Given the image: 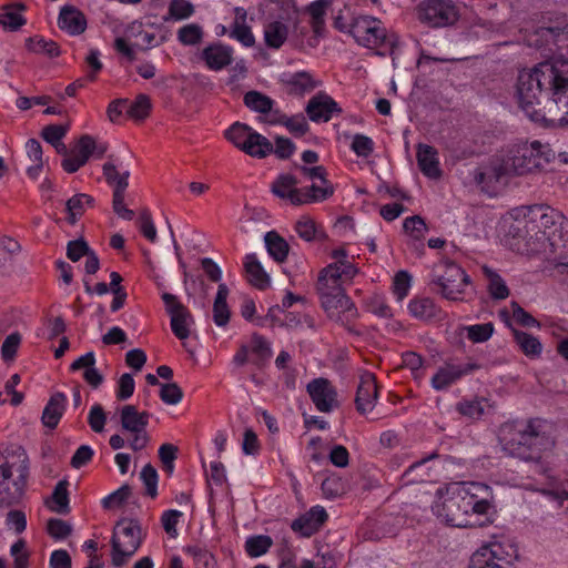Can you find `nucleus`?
<instances>
[{
  "mask_svg": "<svg viewBox=\"0 0 568 568\" xmlns=\"http://www.w3.org/2000/svg\"><path fill=\"white\" fill-rule=\"evenodd\" d=\"M162 300L171 318L173 334L181 341L186 339L190 336V325L193 323L191 312L171 293H163Z\"/></svg>",
  "mask_w": 568,
  "mask_h": 568,
  "instance_id": "obj_17",
  "label": "nucleus"
},
{
  "mask_svg": "<svg viewBox=\"0 0 568 568\" xmlns=\"http://www.w3.org/2000/svg\"><path fill=\"white\" fill-rule=\"evenodd\" d=\"M58 27L71 36H79L87 29V18L74 6H64L58 17Z\"/></svg>",
  "mask_w": 568,
  "mask_h": 568,
  "instance_id": "obj_23",
  "label": "nucleus"
},
{
  "mask_svg": "<svg viewBox=\"0 0 568 568\" xmlns=\"http://www.w3.org/2000/svg\"><path fill=\"white\" fill-rule=\"evenodd\" d=\"M417 163L424 175L438 179L442 175L437 151L434 146L419 144L417 148Z\"/></svg>",
  "mask_w": 568,
  "mask_h": 568,
  "instance_id": "obj_28",
  "label": "nucleus"
},
{
  "mask_svg": "<svg viewBox=\"0 0 568 568\" xmlns=\"http://www.w3.org/2000/svg\"><path fill=\"white\" fill-rule=\"evenodd\" d=\"M67 396L63 393L53 394L48 400L41 416V422L44 427L54 429L64 410H65Z\"/></svg>",
  "mask_w": 568,
  "mask_h": 568,
  "instance_id": "obj_29",
  "label": "nucleus"
},
{
  "mask_svg": "<svg viewBox=\"0 0 568 568\" xmlns=\"http://www.w3.org/2000/svg\"><path fill=\"white\" fill-rule=\"evenodd\" d=\"M378 392L375 376L372 373H364L357 387L355 404L359 414H366L375 407Z\"/></svg>",
  "mask_w": 568,
  "mask_h": 568,
  "instance_id": "obj_20",
  "label": "nucleus"
},
{
  "mask_svg": "<svg viewBox=\"0 0 568 568\" xmlns=\"http://www.w3.org/2000/svg\"><path fill=\"white\" fill-rule=\"evenodd\" d=\"M273 545V540L270 536L257 535L247 538L245 541V550L251 557H260L267 552Z\"/></svg>",
  "mask_w": 568,
  "mask_h": 568,
  "instance_id": "obj_46",
  "label": "nucleus"
},
{
  "mask_svg": "<svg viewBox=\"0 0 568 568\" xmlns=\"http://www.w3.org/2000/svg\"><path fill=\"white\" fill-rule=\"evenodd\" d=\"M203 30L199 24L190 23L178 31V39L184 45H195L202 41Z\"/></svg>",
  "mask_w": 568,
  "mask_h": 568,
  "instance_id": "obj_49",
  "label": "nucleus"
},
{
  "mask_svg": "<svg viewBox=\"0 0 568 568\" xmlns=\"http://www.w3.org/2000/svg\"><path fill=\"white\" fill-rule=\"evenodd\" d=\"M243 102L248 109L261 114L271 112L274 104V101L270 97L255 90L246 92Z\"/></svg>",
  "mask_w": 568,
  "mask_h": 568,
  "instance_id": "obj_42",
  "label": "nucleus"
},
{
  "mask_svg": "<svg viewBox=\"0 0 568 568\" xmlns=\"http://www.w3.org/2000/svg\"><path fill=\"white\" fill-rule=\"evenodd\" d=\"M510 307L513 311V317L519 325L524 327L540 326L539 322L526 312L517 302L513 301L510 303Z\"/></svg>",
  "mask_w": 568,
  "mask_h": 568,
  "instance_id": "obj_62",
  "label": "nucleus"
},
{
  "mask_svg": "<svg viewBox=\"0 0 568 568\" xmlns=\"http://www.w3.org/2000/svg\"><path fill=\"white\" fill-rule=\"evenodd\" d=\"M352 150L358 156L367 158L373 153L374 142L371 138H368L366 135L356 134L353 138Z\"/></svg>",
  "mask_w": 568,
  "mask_h": 568,
  "instance_id": "obj_63",
  "label": "nucleus"
},
{
  "mask_svg": "<svg viewBox=\"0 0 568 568\" xmlns=\"http://www.w3.org/2000/svg\"><path fill=\"white\" fill-rule=\"evenodd\" d=\"M560 71L555 63L545 61L519 72L516 85L518 103L531 121L544 123L546 102L541 103V98L548 95L552 99Z\"/></svg>",
  "mask_w": 568,
  "mask_h": 568,
  "instance_id": "obj_4",
  "label": "nucleus"
},
{
  "mask_svg": "<svg viewBox=\"0 0 568 568\" xmlns=\"http://www.w3.org/2000/svg\"><path fill=\"white\" fill-rule=\"evenodd\" d=\"M288 28L281 21H273L265 26L264 40L268 48L278 49L286 41Z\"/></svg>",
  "mask_w": 568,
  "mask_h": 568,
  "instance_id": "obj_37",
  "label": "nucleus"
},
{
  "mask_svg": "<svg viewBox=\"0 0 568 568\" xmlns=\"http://www.w3.org/2000/svg\"><path fill=\"white\" fill-rule=\"evenodd\" d=\"M306 392L321 413H331L339 407L338 394L332 382L324 377L312 379L306 385Z\"/></svg>",
  "mask_w": 568,
  "mask_h": 568,
  "instance_id": "obj_16",
  "label": "nucleus"
},
{
  "mask_svg": "<svg viewBox=\"0 0 568 568\" xmlns=\"http://www.w3.org/2000/svg\"><path fill=\"white\" fill-rule=\"evenodd\" d=\"M523 224L525 230L524 237L527 239V244L534 240L530 252H539L545 248L546 243L551 247L566 245L568 240V222L564 214L556 209L544 205L535 204L523 209Z\"/></svg>",
  "mask_w": 568,
  "mask_h": 568,
  "instance_id": "obj_5",
  "label": "nucleus"
},
{
  "mask_svg": "<svg viewBox=\"0 0 568 568\" xmlns=\"http://www.w3.org/2000/svg\"><path fill=\"white\" fill-rule=\"evenodd\" d=\"M430 283L449 301H463L466 287L471 283L466 272L450 260H442L433 266Z\"/></svg>",
  "mask_w": 568,
  "mask_h": 568,
  "instance_id": "obj_9",
  "label": "nucleus"
},
{
  "mask_svg": "<svg viewBox=\"0 0 568 568\" xmlns=\"http://www.w3.org/2000/svg\"><path fill=\"white\" fill-rule=\"evenodd\" d=\"M357 273L355 265H344L339 270L335 264H328L320 271L316 283V291L327 316L351 333L355 332L353 323L358 317V311L345 294L343 284L352 282Z\"/></svg>",
  "mask_w": 568,
  "mask_h": 568,
  "instance_id": "obj_3",
  "label": "nucleus"
},
{
  "mask_svg": "<svg viewBox=\"0 0 568 568\" xmlns=\"http://www.w3.org/2000/svg\"><path fill=\"white\" fill-rule=\"evenodd\" d=\"M404 231L414 240H422L427 232L425 220L419 215H414L404 220Z\"/></svg>",
  "mask_w": 568,
  "mask_h": 568,
  "instance_id": "obj_50",
  "label": "nucleus"
},
{
  "mask_svg": "<svg viewBox=\"0 0 568 568\" xmlns=\"http://www.w3.org/2000/svg\"><path fill=\"white\" fill-rule=\"evenodd\" d=\"M225 138L236 148L254 158H265L273 151V144L267 138L240 122H235L225 131Z\"/></svg>",
  "mask_w": 568,
  "mask_h": 568,
  "instance_id": "obj_12",
  "label": "nucleus"
},
{
  "mask_svg": "<svg viewBox=\"0 0 568 568\" xmlns=\"http://www.w3.org/2000/svg\"><path fill=\"white\" fill-rule=\"evenodd\" d=\"M489 486L479 483L454 484L440 494L432 506L433 513L453 527H473L471 516L486 515L491 507Z\"/></svg>",
  "mask_w": 568,
  "mask_h": 568,
  "instance_id": "obj_1",
  "label": "nucleus"
},
{
  "mask_svg": "<svg viewBox=\"0 0 568 568\" xmlns=\"http://www.w3.org/2000/svg\"><path fill=\"white\" fill-rule=\"evenodd\" d=\"M457 410L463 416L477 419L484 414L483 402L479 399L463 400L457 404Z\"/></svg>",
  "mask_w": 568,
  "mask_h": 568,
  "instance_id": "obj_60",
  "label": "nucleus"
},
{
  "mask_svg": "<svg viewBox=\"0 0 568 568\" xmlns=\"http://www.w3.org/2000/svg\"><path fill=\"white\" fill-rule=\"evenodd\" d=\"M229 293L226 284L220 283L213 304V320L217 326H226L230 321L231 312L226 303Z\"/></svg>",
  "mask_w": 568,
  "mask_h": 568,
  "instance_id": "obj_33",
  "label": "nucleus"
},
{
  "mask_svg": "<svg viewBox=\"0 0 568 568\" xmlns=\"http://www.w3.org/2000/svg\"><path fill=\"white\" fill-rule=\"evenodd\" d=\"M410 280L412 277L407 271H399L395 274L393 292L399 301L407 296L410 288Z\"/></svg>",
  "mask_w": 568,
  "mask_h": 568,
  "instance_id": "obj_57",
  "label": "nucleus"
},
{
  "mask_svg": "<svg viewBox=\"0 0 568 568\" xmlns=\"http://www.w3.org/2000/svg\"><path fill=\"white\" fill-rule=\"evenodd\" d=\"M500 444L508 455L540 464L542 455L554 448L555 438L547 420L529 418L503 425Z\"/></svg>",
  "mask_w": 568,
  "mask_h": 568,
  "instance_id": "obj_2",
  "label": "nucleus"
},
{
  "mask_svg": "<svg viewBox=\"0 0 568 568\" xmlns=\"http://www.w3.org/2000/svg\"><path fill=\"white\" fill-rule=\"evenodd\" d=\"M244 270L246 278L251 285L258 290H265L270 286L271 280L268 274L254 254H247L244 260Z\"/></svg>",
  "mask_w": 568,
  "mask_h": 568,
  "instance_id": "obj_31",
  "label": "nucleus"
},
{
  "mask_svg": "<svg viewBox=\"0 0 568 568\" xmlns=\"http://www.w3.org/2000/svg\"><path fill=\"white\" fill-rule=\"evenodd\" d=\"M515 551L511 545L506 549L500 541H490L471 555L468 568H505L511 562Z\"/></svg>",
  "mask_w": 568,
  "mask_h": 568,
  "instance_id": "obj_14",
  "label": "nucleus"
},
{
  "mask_svg": "<svg viewBox=\"0 0 568 568\" xmlns=\"http://www.w3.org/2000/svg\"><path fill=\"white\" fill-rule=\"evenodd\" d=\"M30 476V459L22 447L0 456V505L14 506L24 497Z\"/></svg>",
  "mask_w": 568,
  "mask_h": 568,
  "instance_id": "obj_6",
  "label": "nucleus"
},
{
  "mask_svg": "<svg viewBox=\"0 0 568 568\" xmlns=\"http://www.w3.org/2000/svg\"><path fill=\"white\" fill-rule=\"evenodd\" d=\"M483 273L488 280L487 290L494 300H505L509 296V288L507 287L505 281L500 277L498 273L489 268L488 266H483Z\"/></svg>",
  "mask_w": 568,
  "mask_h": 568,
  "instance_id": "obj_41",
  "label": "nucleus"
},
{
  "mask_svg": "<svg viewBox=\"0 0 568 568\" xmlns=\"http://www.w3.org/2000/svg\"><path fill=\"white\" fill-rule=\"evenodd\" d=\"M541 39L542 43L539 44L538 40L535 45H550L554 44L559 58L568 62V30L552 27H540L536 33Z\"/></svg>",
  "mask_w": 568,
  "mask_h": 568,
  "instance_id": "obj_22",
  "label": "nucleus"
},
{
  "mask_svg": "<svg viewBox=\"0 0 568 568\" xmlns=\"http://www.w3.org/2000/svg\"><path fill=\"white\" fill-rule=\"evenodd\" d=\"M151 110V99L144 93L138 94L132 102L128 100L126 115L136 122L144 121L149 118Z\"/></svg>",
  "mask_w": 568,
  "mask_h": 568,
  "instance_id": "obj_38",
  "label": "nucleus"
},
{
  "mask_svg": "<svg viewBox=\"0 0 568 568\" xmlns=\"http://www.w3.org/2000/svg\"><path fill=\"white\" fill-rule=\"evenodd\" d=\"M140 476L145 486V494L151 498L156 497L159 479L156 469L151 464H146L142 468Z\"/></svg>",
  "mask_w": 568,
  "mask_h": 568,
  "instance_id": "obj_52",
  "label": "nucleus"
},
{
  "mask_svg": "<svg viewBox=\"0 0 568 568\" xmlns=\"http://www.w3.org/2000/svg\"><path fill=\"white\" fill-rule=\"evenodd\" d=\"M552 99L546 101V118L544 123L549 125H568V77L560 71L554 87Z\"/></svg>",
  "mask_w": 568,
  "mask_h": 568,
  "instance_id": "obj_15",
  "label": "nucleus"
},
{
  "mask_svg": "<svg viewBox=\"0 0 568 568\" xmlns=\"http://www.w3.org/2000/svg\"><path fill=\"white\" fill-rule=\"evenodd\" d=\"M298 181L292 174H281L272 184V192L280 199L288 200L294 205L322 202L332 196L329 187L317 189L315 184L306 189H297Z\"/></svg>",
  "mask_w": 568,
  "mask_h": 568,
  "instance_id": "obj_11",
  "label": "nucleus"
},
{
  "mask_svg": "<svg viewBox=\"0 0 568 568\" xmlns=\"http://www.w3.org/2000/svg\"><path fill=\"white\" fill-rule=\"evenodd\" d=\"M202 59L209 69L219 71L232 63V49L223 44H211L202 51Z\"/></svg>",
  "mask_w": 568,
  "mask_h": 568,
  "instance_id": "obj_30",
  "label": "nucleus"
},
{
  "mask_svg": "<svg viewBox=\"0 0 568 568\" xmlns=\"http://www.w3.org/2000/svg\"><path fill=\"white\" fill-rule=\"evenodd\" d=\"M298 170L301 171V173L311 179V180H320V184L317 183H314L316 185L317 189H321L323 190V187L325 189L326 186L329 187L332 190V194L334 193V187L332 185V183L326 179V170L324 166L322 165H317V166H313V168H308V166H298Z\"/></svg>",
  "mask_w": 568,
  "mask_h": 568,
  "instance_id": "obj_51",
  "label": "nucleus"
},
{
  "mask_svg": "<svg viewBox=\"0 0 568 568\" xmlns=\"http://www.w3.org/2000/svg\"><path fill=\"white\" fill-rule=\"evenodd\" d=\"M467 337L473 343H484L488 341L494 333L493 323L470 325L466 328Z\"/></svg>",
  "mask_w": 568,
  "mask_h": 568,
  "instance_id": "obj_53",
  "label": "nucleus"
},
{
  "mask_svg": "<svg viewBox=\"0 0 568 568\" xmlns=\"http://www.w3.org/2000/svg\"><path fill=\"white\" fill-rule=\"evenodd\" d=\"M332 0H316L307 7V12L311 16V26L315 34L321 36L324 30V17L326 9L331 6Z\"/></svg>",
  "mask_w": 568,
  "mask_h": 568,
  "instance_id": "obj_43",
  "label": "nucleus"
},
{
  "mask_svg": "<svg viewBox=\"0 0 568 568\" xmlns=\"http://www.w3.org/2000/svg\"><path fill=\"white\" fill-rule=\"evenodd\" d=\"M308 118L314 122H327L334 113L339 114L342 109L329 95L317 93L307 103L305 109Z\"/></svg>",
  "mask_w": 568,
  "mask_h": 568,
  "instance_id": "obj_19",
  "label": "nucleus"
},
{
  "mask_svg": "<svg viewBox=\"0 0 568 568\" xmlns=\"http://www.w3.org/2000/svg\"><path fill=\"white\" fill-rule=\"evenodd\" d=\"M94 205V199L85 193L74 194L65 202L67 221L74 225L78 220L85 213L87 207Z\"/></svg>",
  "mask_w": 568,
  "mask_h": 568,
  "instance_id": "obj_32",
  "label": "nucleus"
},
{
  "mask_svg": "<svg viewBox=\"0 0 568 568\" xmlns=\"http://www.w3.org/2000/svg\"><path fill=\"white\" fill-rule=\"evenodd\" d=\"M183 392L176 383L161 384L160 398L168 405L181 402Z\"/></svg>",
  "mask_w": 568,
  "mask_h": 568,
  "instance_id": "obj_58",
  "label": "nucleus"
},
{
  "mask_svg": "<svg viewBox=\"0 0 568 568\" xmlns=\"http://www.w3.org/2000/svg\"><path fill=\"white\" fill-rule=\"evenodd\" d=\"M327 513L321 506L312 507L306 514L295 519L291 528L304 537L315 534L327 520Z\"/></svg>",
  "mask_w": 568,
  "mask_h": 568,
  "instance_id": "obj_21",
  "label": "nucleus"
},
{
  "mask_svg": "<svg viewBox=\"0 0 568 568\" xmlns=\"http://www.w3.org/2000/svg\"><path fill=\"white\" fill-rule=\"evenodd\" d=\"M151 413L139 412L134 405H124L120 409V424L123 430L129 433H141L146 429Z\"/></svg>",
  "mask_w": 568,
  "mask_h": 568,
  "instance_id": "obj_24",
  "label": "nucleus"
},
{
  "mask_svg": "<svg viewBox=\"0 0 568 568\" xmlns=\"http://www.w3.org/2000/svg\"><path fill=\"white\" fill-rule=\"evenodd\" d=\"M194 13L193 4L187 0H172L169 4L168 17H164V21L170 19L184 20L190 18Z\"/></svg>",
  "mask_w": 568,
  "mask_h": 568,
  "instance_id": "obj_48",
  "label": "nucleus"
},
{
  "mask_svg": "<svg viewBox=\"0 0 568 568\" xmlns=\"http://www.w3.org/2000/svg\"><path fill=\"white\" fill-rule=\"evenodd\" d=\"M140 231L150 242L156 240V230L152 221V215L148 209H142L139 216Z\"/></svg>",
  "mask_w": 568,
  "mask_h": 568,
  "instance_id": "obj_61",
  "label": "nucleus"
},
{
  "mask_svg": "<svg viewBox=\"0 0 568 568\" xmlns=\"http://www.w3.org/2000/svg\"><path fill=\"white\" fill-rule=\"evenodd\" d=\"M408 311L412 316L424 322L442 320L444 316L442 308L430 297L413 298L408 304Z\"/></svg>",
  "mask_w": 568,
  "mask_h": 568,
  "instance_id": "obj_27",
  "label": "nucleus"
},
{
  "mask_svg": "<svg viewBox=\"0 0 568 568\" xmlns=\"http://www.w3.org/2000/svg\"><path fill=\"white\" fill-rule=\"evenodd\" d=\"M27 10V6L22 2L8 3L0 8V27L4 31L14 32L21 29L27 19L22 12Z\"/></svg>",
  "mask_w": 568,
  "mask_h": 568,
  "instance_id": "obj_25",
  "label": "nucleus"
},
{
  "mask_svg": "<svg viewBox=\"0 0 568 568\" xmlns=\"http://www.w3.org/2000/svg\"><path fill=\"white\" fill-rule=\"evenodd\" d=\"M513 335L515 337L516 343L520 347L527 356H539L542 349V346L539 339L531 334L526 332L511 328Z\"/></svg>",
  "mask_w": 568,
  "mask_h": 568,
  "instance_id": "obj_44",
  "label": "nucleus"
},
{
  "mask_svg": "<svg viewBox=\"0 0 568 568\" xmlns=\"http://www.w3.org/2000/svg\"><path fill=\"white\" fill-rule=\"evenodd\" d=\"M47 532L53 539H64L72 532V527L65 520L59 518H50L47 523Z\"/></svg>",
  "mask_w": 568,
  "mask_h": 568,
  "instance_id": "obj_54",
  "label": "nucleus"
},
{
  "mask_svg": "<svg viewBox=\"0 0 568 568\" xmlns=\"http://www.w3.org/2000/svg\"><path fill=\"white\" fill-rule=\"evenodd\" d=\"M26 148L28 158L33 162V164L28 168L27 173L31 179H37L43 168L42 146L38 140L30 139Z\"/></svg>",
  "mask_w": 568,
  "mask_h": 568,
  "instance_id": "obj_45",
  "label": "nucleus"
},
{
  "mask_svg": "<svg viewBox=\"0 0 568 568\" xmlns=\"http://www.w3.org/2000/svg\"><path fill=\"white\" fill-rule=\"evenodd\" d=\"M69 481L67 479H62L58 481L55 485L51 498L45 500L47 507L58 514H69V491H68Z\"/></svg>",
  "mask_w": 568,
  "mask_h": 568,
  "instance_id": "obj_34",
  "label": "nucleus"
},
{
  "mask_svg": "<svg viewBox=\"0 0 568 568\" xmlns=\"http://www.w3.org/2000/svg\"><path fill=\"white\" fill-rule=\"evenodd\" d=\"M322 491L326 498H336L345 493V486L342 478L329 476L322 483Z\"/></svg>",
  "mask_w": 568,
  "mask_h": 568,
  "instance_id": "obj_56",
  "label": "nucleus"
},
{
  "mask_svg": "<svg viewBox=\"0 0 568 568\" xmlns=\"http://www.w3.org/2000/svg\"><path fill=\"white\" fill-rule=\"evenodd\" d=\"M251 351L255 358L253 363L261 365L263 362L268 359L272 355V351L268 342L260 334L254 333L251 338Z\"/></svg>",
  "mask_w": 568,
  "mask_h": 568,
  "instance_id": "obj_47",
  "label": "nucleus"
},
{
  "mask_svg": "<svg viewBox=\"0 0 568 568\" xmlns=\"http://www.w3.org/2000/svg\"><path fill=\"white\" fill-rule=\"evenodd\" d=\"M88 423L94 433H102L106 423V414L100 404L91 407Z\"/></svg>",
  "mask_w": 568,
  "mask_h": 568,
  "instance_id": "obj_59",
  "label": "nucleus"
},
{
  "mask_svg": "<svg viewBox=\"0 0 568 568\" xmlns=\"http://www.w3.org/2000/svg\"><path fill=\"white\" fill-rule=\"evenodd\" d=\"M554 158L555 152L549 145L539 141L514 145L497 169V176L539 172L545 170Z\"/></svg>",
  "mask_w": 568,
  "mask_h": 568,
  "instance_id": "obj_7",
  "label": "nucleus"
},
{
  "mask_svg": "<svg viewBox=\"0 0 568 568\" xmlns=\"http://www.w3.org/2000/svg\"><path fill=\"white\" fill-rule=\"evenodd\" d=\"M141 542V527L138 521L131 519L119 520L111 538L112 565L116 568L123 567L139 549Z\"/></svg>",
  "mask_w": 568,
  "mask_h": 568,
  "instance_id": "obj_10",
  "label": "nucleus"
},
{
  "mask_svg": "<svg viewBox=\"0 0 568 568\" xmlns=\"http://www.w3.org/2000/svg\"><path fill=\"white\" fill-rule=\"evenodd\" d=\"M132 489L125 484L102 500L104 508L121 507L131 496Z\"/></svg>",
  "mask_w": 568,
  "mask_h": 568,
  "instance_id": "obj_55",
  "label": "nucleus"
},
{
  "mask_svg": "<svg viewBox=\"0 0 568 568\" xmlns=\"http://www.w3.org/2000/svg\"><path fill=\"white\" fill-rule=\"evenodd\" d=\"M281 82L284 91L288 95L294 97H303L317 87V82L313 79L312 74L306 71L296 72L287 78H282Z\"/></svg>",
  "mask_w": 568,
  "mask_h": 568,
  "instance_id": "obj_26",
  "label": "nucleus"
},
{
  "mask_svg": "<svg viewBox=\"0 0 568 568\" xmlns=\"http://www.w3.org/2000/svg\"><path fill=\"white\" fill-rule=\"evenodd\" d=\"M21 343V335L19 333H11L8 335L1 346V355L4 361H12L17 354Z\"/></svg>",
  "mask_w": 568,
  "mask_h": 568,
  "instance_id": "obj_64",
  "label": "nucleus"
},
{
  "mask_svg": "<svg viewBox=\"0 0 568 568\" xmlns=\"http://www.w3.org/2000/svg\"><path fill=\"white\" fill-rule=\"evenodd\" d=\"M418 18L432 28L454 24L459 12L452 0H425L418 6Z\"/></svg>",
  "mask_w": 568,
  "mask_h": 568,
  "instance_id": "obj_13",
  "label": "nucleus"
},
{
  "mask_svg": "<svg viewBox=\"0 0 568 568\" xmlns=\"http://www.w3.org/2000/svg\"><path fill=\"white\" fill-rule=\"evenodd\" d=\"M128 185V174H125L122 181L120 180L116 187L113 190L112 207L116 215L124 220L131 221L134 216V212L128 209L124 204L125 190Z\"/></svg>",
  "mask_w": 568,
  "mask_h": 568,
  "instance_id": "obj_39",
  "label": "nucleus"
},
{
  "mask_svg": "<svg viewBox=\"0 0 568 568\" xmlns=\"http://www.w3.org/2000/svg\"><path fill=\"white\" fill-rule=\"evenodd\" d=\"M351 36L359 45L375 50L378 55L392 53L395 45V39L387 34L383 22L369 16L353 20Z\"/></svg>",
  "mask_w": 568,
  "mask_h": 568,
  "instance_id": "obj_8",
  "label": "nucleus"
},
{
  "mask_svg": "<svg viewBox=\"0 0 568 568\" xmlns=\"http://www.w3.org/2000/svg\"><path fill=\"white\" fill-rule=\"evenodd\" d=\"M479 367L480 366L476 363H466L459 365L445 363V365L439 367L436 374L433 376L430 382L432 386L436 390H444L460 379L463 376L479 369Z\"/></svg>",
  "mask_w": 568,
  "mask_h": 568,
  "instance_id": "obj_18",
  "label": "nucleus"
},
{
  "mask_svg": "<svg viewBox=\"0 0 568 568\" xmlns=\"http://www.w3.org/2000/svg\"><path fill=\"white\" fill-rule=\"evenodd\" d=\"M268 254L278 263H283L288 255L290 245L276 231H270L264 236Z\"/></svg>",
  "mask_w": 568,
  "mask_h": 568,
  "instance_id": "obj_35",
  "label": "nucleus"
},
{
  "mask_svg": "<svg viewBox=\"0 0 568 568\" xmlns=\"http://www.w3.org/2000/svg\"><path fill=\"white\" fill-rule=\"evenodd\" d=\"M295 232L305 242H313L325 237L324 231L307 215H303L297 220Z\"/></svg>",
  "mask_w": 568,
  "mask_h": 568,
  "instance_id": "obj_40",
  "label": "nucleus"
},
{
  "mask_svg": "<svg viewBox=\"0 0 568 568\" xmlns=\"http://www.w3.org/2000/svg\"><path fill=\"white\" fill-rule=\"evenodd\" d=\"M27 49L36 54H43L48 58H57L61 51L58 43L53 40H47L43 37H30L26 40Z\"/></svg>",
  "mask_w": 568,
  "mask_h": 568,
  "instance_id": "obj_36",
  "label": "nucleus"
}]
</instances>
